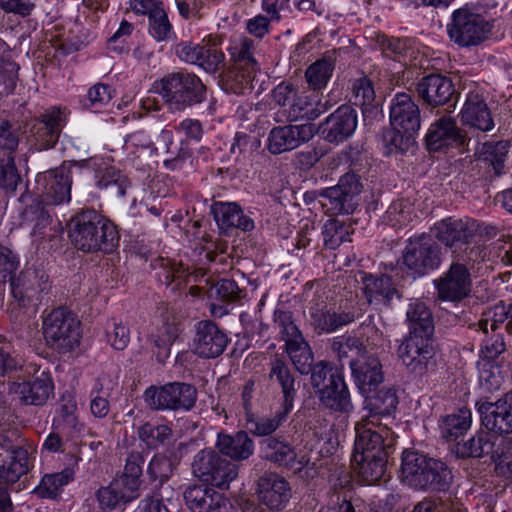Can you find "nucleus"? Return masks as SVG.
Returning <instances> with one entry per match:
<instances>
[{
	"instance_id": "1",
	"label": "nucleus",
	"mask_w": 512,
	"mask_h": 512,
	"mask_svg": "<svg viewBox=\"0 0 512 512\" xmlns=\"http://www.w3.org/2000/svg\"><path fill=\"white\" fill-rule=\"evenodd\" d=\"M69 237L83 252L110 253L119 242L115 225L94 209L83 210L71 219Z\"/></svg>"
},
{
	"instance_id": "2",
	"label": "nucleus",
	"mask_w": 512,
	"mask_h": 512,
	"mask_svg": "<svg viewBox=\"0 0 512 512\" xmlns=\"http://www.w3.org/2000/svg\"><path fill=\"white\" fill-rule=\"evenodd\" d=\"M452 472L441 460L417 451L402 454L401 480L418 490L445 491L452 483Z\"/></svg>"
},
{
	"instance_id": "3",
	"label": "nucleus",
	"mask_w": 512,
	"mask_h": 512,
	"mask_svg": "<svg viewBox=\"0 0 512 512\" xmlns=\"http://www.w3.org/2000/svg\"><path fill=\"white\" fill-rule=\"evenodd\" d=\"M155 88L172 111H183L206 99V87L201 79L184 70L165 75Z\"/></svg>"
},
{
	"instance_id": "4",
	"label": "nucleus",
	"mask_w": 512,
	"mask_h": 512,
	"mask_svg": "<svg viewBox=\"0 0 512 512\" xmlns=\"http://www.w3.org/2000/svg\"><path fill=\"white\" fill-rule=\"evenodd\" d=\"M33 448L16 431L0 434V484L13 486L33 467Z\"/></svg>"
},
{
	"instance_id": "5",
	"label": "nucleus",
	"mask_w": 512,
	"mask_h": 512,
	"mask_svg": "<svg viewBox=\"0 0 512 512\" xmlns=\"http://www.w3.org/2000/svg\"><path fill=\"white\" fill-rule=\"evenodd\" d=\"M42 333L46 344L60 354L80 345V321L65 307H58L43 316Z\"/></svg>"
},
{
	"instance_id": "6",
	"label": "nucleus",
	"mask_w": 512,
	"mask_h": 512,
	"mask_svg": "<svg viewBox=\"0 0 512 512\" xmlns=\"http://www.w3.org/2000/svg\"><path fill=\"white\" fill-rule=\"evenodd\" d=\"M311 385L317 389L319 400L326 408L338 412H348L352 408L341 369L326 362L317 363L312 371Z\"/></svg>"
},
{
	"instance_id": "7",
	"label": "nucleus",
	"mask_w": 512,
	"mask_h": 512,
	"mask_svg": "<svg viewBox=\"0 0 512 512\" xmlns=\"http://www.w3.org/2000/svg\"><path fill=\"white\" fill-rule=\"evenodd\" d=\"M192 472L201 482L220 489L228 488L238 477L239 467L219 451L202 449L193 458Z\"/></svg>"
},
{
	"instance_id": "8",
	"label": "nucleus",
	"mask_w": 512,
	"mask_h": 512,
	"mask_svg": "<svg viewBox=\"0 0 512 512\" xmlns=\"http://www.w3.org/2000/svg\"><path fill=\"white\" fill-rule=\"evenodd\" d=\"M152 410H191L197 401L196 388L184 382H171L162 386H150L143 395Z\"/></svg>"
},
{
	"instance_id": "9",
	"label": "nucleus",
	"mask_w": 512,
	"mask_h": 512,
	"mask_svg": "<svg viewBox=\"0 0 512 512\" xmlns=\"http://www.w3.org/2000/svg\"><path fill=\"white\" fill-rule=\"evenodd\" d=\"M492 26L480 14L460 8L453 12L447 31L450 39L461 47L476 46L486 40Z\"/></svg>"
},
{
	"instance_id": "10",
	"label": "nucleus",
	"mask_w": 512,
	"mask_h": 512,
	"mask_svg": "<svg viewBox=\"0 0 512 512\" xmlns=\"http://www.w3.org/2000/svg\"><path fill=\"white\" fill-rule=\"evenodd\" d=\"M355 433L353 454L388 455L386 450L393 447L396 440L387 423L363 417L355 424Z\"/></svg>"
},
{
	"instance_id": "11",
	"label": "nucleus",
	"mask_w": 512,
	"mask_h": 512,
	"mask_svg": "<svg viewBox=\"0 0 512 512\" xmlns=\"http://www.w3.org/2000/svg\"><path fill=\"white\" fill-rule=\"evenodd\" d=\"M361 189L358 175L346 173L339 179L337 185L320 192V203L330 215L351 214L358 205L357 196Z\"/></svg>"
},
{
	"instance_id": "12",
	"label": "nucleus",
	"mask_w": 512,
	"mask_h": 512,
	"mask_svg": "<svg viewBox=\"0 0 512 512\" xmlns=\"http://www.w3.org/2000/svg\"><path fill=\"white\" fill-rule=\"evenodd\" d=\"M403 264L415 276H423L439 268L442 249L431 235L410 239L403 252Z\"/></svg>"
},
{
	"instance_id": "13",
	"label": "nucleus",
	"mask_w": 512,
	"mask_h": 512,
	"mask_svg": "<svg viewBox=\"0 0 512 512\" xmlns=\"http://www.w3.org/2000/svg\"><path fill=\"white\" fill-rule=\"evenodd\" d=\"M431 234L447 248H461L475 242L476 237L482 234V226L474 219L448 217L436 222Z\"/></svg>"
},
{
	"instance_id": "14",
	"label": "nucleus",
	"mask_w": 512,
	"mask_h": 512,
	"mask_svg": "<svg viewBox=\"0 0 512 512\" xmlns=\"http://www.w3.org/2000/svg\"><path fill=\"white\" fill-rule=\"evenodd\" d=\"M68 110L53 106L35 119L30 128V141L38 151L53 148L66 125Z\"/></svg>"
},
{
	"instance_id": "15",
	"label": "nucleus",
	"mask_w": 512,
	"mask_h": 512,
	"mask_svg": "<svg viewBox=\"0 0 512 512\" xmlns=\"http://www.w3.org/2000/svg\"><path fill=\"white\" fill-rule=\"evenodd\" d=\"M434 286L439 300L459 303L472 291L470 270L463 263L452 262L449 268L434 280Z\"/></svg>"
},
{
	"instance_id": "16",
	"label": "nucleus",
	"mask_w": 512,
	"mask_h": 512,
	"mask_svg": "<svg viewBox=\"0 0 512 512\" xmlns=\"http://www.w3.org/2000/svg\"><path fill=\"white\" fill-rule=\"evenodd\" d=\"M35 184L42 203L46 205H61L71 199L72 175L66 167L39 173Z\"/></svg>"
},
{
	"instance_id": "17",
	"label": "nucleus",
	"mask_w": 512,
	"mask_h": 512,
	"mask_svg": "<svg viewBox=\"0 0 512 512\" xmlns=\"http://www.w3.org/2000/svg\"><path fill=\"white\" fill-rule=\"evenodd\" d=\"M48 276L44 272L28 268L22 271L18 277L10 280L11 294L14 303L20 308L37 306L41 300V294L47 289Z\"/></svg>"
},
{
	"instance_id": "18",
	"label": "nucleus",
	"mask_w": 512,
	"mask_h": 512,
	"mask_svg": "<svg viewBox=\"0 0 512 512\" xmlns=\"http://www.w3.org/2000/svg\"><path fill=\"white\" fill-rule=\"evenodd\" d=\"M476 408L486 429L498 434L512 433V393L494 402L481 398Z\"/></svg>"
},
{
	"instance_id": "19",
	"label": "nucleus",
	"mask_w": 512,
	"mask_h": 512,
	"mask_svg": "<svg viewBox=\"0 0 512 512\" xmlns=\"http://www.w3.org/2000/svg\"><path fill=\"white\" fill-rule=\"evenodd\" d=\"M425 140L430 151L461 148L469 142L465 132L457 126L456 121L449 115H442L430 125Z\"/></svg>"
},
{
	"instance_id": "20",
	"label": "nucleus",
	"mask_w": 512,
	"mask_h": 512,
	"mask_svg": "<svg viewBox=\"0 0 512 512\" xmlns=\"http://www.w3.org/2000/svg\"><path fill=\"white\" fill-rule=\"evenodd\" d=\"M436 354L433 337L408 335L398 348L402 363L414 373H423Z\"/></svg>"
},
{
	"instance_id": "21",
	"label": "nucleus",
	"mask_w": 512,
	"mask_h": 512,
	"mask_svg": "<svg viewBox=\"0 0 512 512\" xmlns=\"http://www.w3.org/2000/svg\"><path fill=\"white\" fill-rule=\"evenodd\" d=\"M314 135L315 127L310 123L277 126L269 132L267 149L271 154L278 155L296 149L310 141Z\"/></svg>"
},
{
	"instance_id": "22",
	"label": "nucleus",
	"mask_w": 512,
	"mask_h": 512,
	"mask_svg": "<svg viewBox=\"0 0 512 512\" xmlns=\"http://www.w3.org/2000/svg\"><path fill=\"white\" fill-rule=\"evenodd\" d=\"M358 125L357 111L348 105L338 107L321 125V134L329 143H342L350 138Z\"/></svg>"
},
{
	"instance_id": "23",
	"label": "nucleus",
	"mask_w": 512,
	"mask_h": 512,
	"mask_svg": "<svg viewBox=\"0 0 512 512\" xmlns=\"http://www.w3.org/2000/svg\"><path fill=\"white\" fill-rule=\"evenodd\" d=\"M194 352L202 358L220 356L227 344V335L211 320H202L195 325Z\"/></svg>"
},
{
	"instance_id": "24",
	"label": "nucleus",
	"mask_w": 512,
	"mask_h": 512,
	"mask_svg": "<svg viewBox=\"0 0 512 512\" xmlns=\"http://www.w3.org/2000/svg\"><path fill=\"white\" fill-rule=\"evenodd\" d=\"M390 123L405 133H416L420 129V109L410 94L394 96L390 104Z\"/></svg>"
},
{
	"instance_id": "25",
	"label": "nucleus",
	"mask_w": 512,
	"mask_h": 512,
	"mask_svg": "<svg viewBox=\"0 0 512 512\" xmlns=\"http://www.w3.org/2000/svg\"><path fill=\"white\" fill-rule=\"evenodd\" d=\"M13 389L21 403L42 406L53 395L54 383L48 372L41 371L27 381L14 383Z\"/></svg>"
},
{
	"instance_id": "26",
	"label": "nucleus",
	"mask_w": 512,
	"mask_h": 512,
	"mask_svg": "<svg viewBox=\"0 0 512 512\" xmlns=\"http://www.w3.org/2000/svg\"><path fill=\"white\" fill-rule=\"evenodd\" d=\"M258 495L262 504L271 510H282L291 497L289 483L275 473H266L258 481Z\"/></svg>"
},
{
	"instance_id": "27",
	"label": "nucleus",
	"mask_w": 512,
	"mask_h": 512,
	"mask_svg": "<svg viewBox=\"0 0 512 512\" xmlns=\"http://www.w3.org/2000/svg\"><path fill=\"white\" fill-rule=\"evenodd\" d=\"M184 501L191 512H225L228 500L213 488L192 485L184 491Z\"/></svg>"
},
{
	"instance_id": "28",
	"label": "nucleus",
	"mask_w": 512,
	"mask_h": 512,
	"mask_svg": "<svg viewBox=\"0 0 512 512\" xmlns=\"http://www.w3.org/2000/svg\"><path fill=\"white\" fill-rule=\"evenodd\" d=\"M416 91L419 97L432 107L445 105L455 93L451 79L441 74H430L423 77L417 83Z\"/></svg>"
},
{
	"instance_id": "29",
	"label": "nucleus",
	"mask_w": 512,
	"mask_h": 512,
	"mask_svg": "<svg viewBox=\"0 0 512 512\" xmlns=\"http://www.w3.org/2000/svg\"><path fill=\"white\" fill-rule=\"evenodd\" d=\"M352 375L362 393H369L383 381L380 360L367 352L349 362Z\"/></svg>"
},
{
	"instance_id": "30",
	"label": "nucleus",
	"mask_w": 512,
	"mask_h": 512,
	"mask_svg": "<svg viewBox=\"0 0 512 512\" xmlns=\"http://www.w3.org/2000/svg\"><path fill=\"white\" fill-rule=\"evenodd\" d=\"M461 120L464 124L482 132H489L495 126L491 111L483 95L477 91H471L467 94L461 110Z\"/></svg>"
},
{
	"instance_id": "31",
	"label": "nucleus",
	"mask_w": 512,
	"mask_h": 512,
	"mask_svg": "<svg viewBox=\"0 0 512 512\" xmlns=\"http://www.w3.org/2000/svg\"><path fill=\"white\" fill-rule=\"evenodd\" d=\"M332 106L333 103L317 91L302 92L297 94L291 104L289 118L291 121L300 119L312 121L327 112Z\"/></svg>"
},
{
	"instance_id": "32",
	"label": "nucleus",
	"mask_w": 512,
	"mask_h": 512,
	"mask_svg": "<svg viewBox=\"0 0 512 512\" xmlns=\"http://www.w3.org/2000/svg\"><path fill=\"white\" fill-rule=\"evenodd\" d=\"M214 219L221 230L237 228L244 232L254 229V221L243 213L235 202H215L211 206Z\"/></svg>"
},
{
	"instance_id": "33",
	"label": "nucleus",
	"mask_w": 512,
	"mask_h": 512,
	"mask_svg": "<svg viewBox=\"0 0 512 512\" xmlns=\"http://www.w3.org/2000/svg\"><path fill=\"white\" fill-rule=\"evenodd\" d=\"M359 317L354 309L333 311L326 306H315L310 309V320L316 330L331 333L354 322Z\"/></svg>"
},
{
	"instance_id": "34",
	"label": "nucleus",
	"mask_w": 512,
	"mask_h": 512,
	"mask_svg": "<svg viewBox=\"0 0 512 512\" xmlns=\"http://www.w3.org/2000/svg\"><path fill=\"white\" fill-rule=\"evenodd\" d=\"M362 282L363 291L369 304L388 307L394 297H400L392 278L388 275L364 274Z\"/></svg>"
},
{
	"instance_id": "35",
	"label": "nucleus",
	"mask_w": 512,
	"mask_h": 512,
	"mask_svg": "<svg viewBox=\"0 0 512 512\" xmlns=\"http://www.w3.org/2000/svg\"><path fill=\"white\" fill-rule=\"evenodd\" d=\"M269 379L281 389L283 396L281 406L286 407V411H292L298 384L295 374L291 371L288 364L281 359H274L270 363Z\"/></svg>"
},
{
	"instance_id": "36",
	"label": "nucleus",
	"mask_w": 512,
	"mask_h": 512,
	"mask_svg": "<svg viewBox=\"0 0 512 512\" xmlns=\"http://www.w3.org/2000/svg\"><path fill=\"white\" fill-rule=\"evenodd\" d=\"M216 448L222 456L233 461H243L253 455L254 442L245 431H238L235 434L219 433Z\"/></svg>"
},
{
	"instance_id": "37",
	"label": "nucleus",
	"mask_w": 512,
	"mask_h": 512,
	"mask_svg": "<svg viewBox=\"0 0 512 512\" xmlns=\"http://www.w3.org/2000/svg\"><path fill=\"white\" fill-rule=\"evenodd\" d=\"M397 404L398 399L395 390L392 388L382 389L374 396L366 398L362 417L375 422H383L384 419L390 420Z\"/></svg>"
},
{
	"instance_id": "38",
	"label": "nucleus",
	"mask_w": 512,
	"mask_h": 512,
	"mask_svg": "<svg viewBox=\"0 0 512 512\" xmlns=\"http://www.w3.org/2000/svg\"><path fill=\"white\" fill-rule=\"evenodd\" d=\"M388 455L352 454V466L360 479L368 484H374L385 474Z\"/></svg>"
},
{
	"instance_id": "39",
	"label": "nucleus",
	"mask_w": 512,
	"mask_h": 512,
	"mask_svg": "<svg viewBox=\"0 0 512 512\" xmlns=\"http://www.w3.org/2000/svg\"><path fill=\"white\" fill-rule=\"evenodd\" d=\"M510 142L507 140L486 141L475 152L477 159L491 167L496 176L506 173L505 162L508 158Z\"/></svg>"
},
{
	"instance_id": "40",
	"label": "nucleus",
	"mask_w": 512,
	"mask_h": 512,
	"mask_svg": "<svg viewBox=\"0 0 512 512\" xmlns=\"http://www.w3.org/2000/svg\"><path fill=\"white\" fill-rule=\"evenodd\" d=\"M406 320L409 328L408 335L433 337L432 313L424 302L420 300L411 302L406 311Z\"/></svg>"
},
{
	"instance_id": "41",
	"label": "nucleus",
	"mask_w": 512,
	"mask_h": 512,
	"mask_svg": "<svg viewBox=\"0 0 512 512\" xmlns=\"http://www.w3.org/2000/svg\"><path fill=\"white\" fill-rule=\"evenodd\" d=\"M138 496L139 493L127 487L123 480L116 478L108 486L102 487L96 492L99 506L103 510H113L121 504L133 501Z\"/></svg>"
},
{
	"instance_id": "42",
	"label": "nucleus",
	"mask_w": 512,
	"mask_h": 512,
	"mask_svg": "<svg viewBox=\"0 0 512 512\" xmlns=\"http://www.w3.org/2000/svg\"><path fill=\"white\" fill-rule=\"evenodd\" d=\"M505 324V329L512 334V301H499L483 313V318L478 322L480 330L484 333L496 331Z\"/></svg>"
},
{
	"instance_id": "43",
	"label": "nucleus",
	"mask_w": 512,
	"mask_h": 512,
	"mask_svg": "<svg viewBox=\"0 0 512 512\" xmlns=\"http://www.w3.org/2000/svg\"><path fill=\"white\" fill-rule=\"evenodd\" d=\"M24 217L35 222L31 232L35 240L41 241L46 238L51 240L56 234L61 232L59 223L55 227H51L52 218L49 212L40 204L27 207L24 211Z\"/></svg>"
},
{
	"instance_id": "44",
	"label": "nucleus",
	"mask_w": 512,
	"mask_h": 512,
	"mask_svg": "<svg viewBox=\"0 0 512 512\" xmlns=\"http://www.w3.org/2000/svg\"><path fill=\"white\" fill-rule=\"evenodd\" d=\"M472 424V412L466 407L442 417L439 428L441 436L452 441L468 431Z\"/></svg>"
},
{
	"instance_id": "45",
	"label": "nucleus",
	"mask_w": 512,
	"mask_h": 512,
	"mask_svg": "<svg viewBox=\"0 0 512 512\" xmlns=\"http://www.w3.org/2000/svg\"><path fill=\"white\" fill-rule=\"evenodd\" d=\"M96 186L108 191L112 197H123L130 182L126 175L113 166L100 168L95 173Z\"/></svg>"
},
{
	"instance_id": "46",
	"label": "nucleus",
	"mask_w": 512,
	"mask_h": 512,
	"mask_svg": "<svg viewBox=\"0 0 512 512\" xmlns=\"http://www.w3.org/2000/svg\"><path fill=\"white\" fill-rule=\"evenodd\" d=\"M154 268L161 269L158 276L166 286H171L172 291L180 290L181 286L189 282V278L192 276L188 272V268L170 259L159 258L155 260Z\"/></svg>"
},
{
	"instance_id": "47",
	"label": "nucleus",
	"mask_w": 512,
	"mask_h": 512,
	"mask_svg": "<svg viewBox=\"0 0 512 512\" xmlns=\"http://www.w3.org/2000/svg\"><path fill=\"white\" fill-rule=\"evenodd\" d=\"M116 383L109 377L98 378L91 391L90 409L97 418H104L110 410L109 398L114 390Z\"/></svg>"
},
{
	"instance_id": "48",
	"label": "nucleus",
	"mask_w": 512,
	"mask_h": 512,
	"mask_svg": "<svg viewBox=\"0 0 512 512\" xmlns=\"http://www.w3.org/2000/svg\"><path fill=\"white\" fill-rule=\"evenodd\" d=\"M260 68L237 67L223 75L222 81L226 90L235 94H245L253 89V82Z\"/></svg>"
},
{
	"instance_id": "49",
	"label": "nucleus",
	"mask_w": 512,
	"mask_h": 512,
	"mask_svg": "<svg viewBox=\"0 0 512 512\" xmlns=\"http://www.w3.org/2000/svg\"><path fill=\"white\" fill-rule=\"evenodd\" d=\"M261 449L267 460L279 465L292 467L296 461V452L286 442L275 437H269L262 441Z\"/></svg>"
},
{
	"instance_id": "50",
	"label": "nucleus",
	"mask_w": 512,
	"mask_h": 512,
	"mask_svg": "<svg viewBox=\"0 0 512 512\" xmlns=\"http://www.w3.org/2000/svg\"><path fill=\"white\" fill-rule=\"evenodd\" d=\"M229 52L235 66L259 68L255 58L256 43L254 40L245 36L236 37L230 43Z\"/></svg>"
},
{
	"instance_id": "51",
	"label": "nucleus",
	"mask_w": 512,
	"mask_h": 512,
	"mask_svg": "<svg viewBox=\"0 0 512 512\" xmlns=\"http://www.w3.org/2000/svg\"><path fill=\"white\" fill-rule=\"evenodd\" d=\"M77 405L72 399L63 400L60 404L58 414L53 420V429L72 436L80 432L82 424L78 420Z\"/></svg>"
},
{
	"instance_id": "52",
	"label": "nucleus",
	"mask_w": 512,
	"mask_h": 512,
	"mask_svg": "<svg viewBox=\"0 0 512 512\" xmlns=\"http://www.w3.org/2000/svg\"><path fill=\"white\" fill-rule=\"evenodd\" d=\"M494 442L487 432H478L468 441L457 443L455 452L459 457L480 458L493 452Z\"/></svg>"
},
{
	"instance_id": "53",
	"label": "nucleus",
	"mask_w": 512,
	"mask_h": 512,
	"mask_svg": "<svg viewBox=\"0 0 512 512\" xmlns=\"http://www.w3.org/2000/svg\"><path fill=\"white\" fill-rule=\"evenodd\" d=\"M290 412L281 406L280 410L271 416L254 418L251 413L247 416V429L256 436H268L280 427Z\"/></svg>"
},
{
	"instance_id": "54",
	"label": "nucleus",
	"mask_w": 512,
	"mask_h": 512,
	"mask_svg": "<svg viewBox=\"0 0 512 512\" xmlns=\"http://www.w3.org/2000/svg\"><path fill=\"white\" fill-rule=\"evenodd\" d=\"M205 41H207V45L204 46V53L198 66L207 73L214 74L221 71L225 66V55L216 48L221 43V40L218 36H209L203 40V42Z\"/></svg>"
},
{
	"instance_id": "55",
	"label": "nucleus",
	"mask_w": 512,
	"mask_h": 512,
	"mask_svg": "<svg viewBox=\"0 0 512 512\" xmlns=\"http://www.w3.org/2000/svg\"><path fill=\"white\" fill-rule=\"evenodd\" d=\"M286 351L295 369L299 373H312L314 369L313 354L308 343L304 340V338L300 340H294L291 344L286 345Z\"/></svg>"
},
{
	"instance_id": "56",
	"label": "nucleus",
	"mask_w": 512,
	"mask_h": 512,
	"mask_svg": "<svg viewBox=\"0 0 512 512\" xmlns=\"http://www.w3.org/2000/svg\"><path fill=\"white\" fill-rule=\"evenodd\" d=\"M333 70L334 65L330 59L317 60L307 68L305 72L306 81L314 91L321 90L326 87Z\"/></svg>"
},
{
	"instance_id": "57",
	"label": "nucleus",
	"mask_w": 512,
	"mask_h": 512,
	"mask_svg": "<svg viewBox=\"0 0 512 512\" xmlns=\"http://www.w3.org/2000/svg\"><path fill=\"white\" fill-rule=\"evenodd\" d=\"M352 227L338 219L328 220L323 227L324 243L331 249H336L344 242H350Z\"/></svg>"
},
{
	"instance_id": "58",
	"label": "nucleus",
	"mask_w": 512,
	"mask_h": 512,
	"mask_svg": "<svg viewBox=\"0 0 512 512\" xmlns=\"http://www.w3.org/2000/svg\"><path fill=\"white\" fill-rule=\"evenodd\" d=\"M273 322L275 328L278 329L281 338L285 341V346L291 344L294 340L304 338L298 326L294 322L292 312L276 309L274 312Z\"/></svg>"
},
{
	"instance_id": "59",
	"label": "nucleus",
	"mask_w": 512,
	"mask_h": 512,
	"mask_svg": "<svg viewBox=\"0 0 512 512\" xmlns=\"http://www.w3.org/2000/svg\"><path fill=\"white\" fill-rule=\"evenodd\" d=\"M148 33L158 42L170 41L174 36L173 26L164 7L148 19Z\"/></svg>"
},
{
	"instance_id": "60",
	"label": "nucleus",
	"mask_w": 512,
	"mask_h": 512,
	"mask_svg": "<svg viewBox=\"0 0 512 512\" xmlns=\"http://www.w3.org/2000/svg\"><path fill=\"white\" fill-rule=\"evenodd\" d=\"M415 133H405L402 129L392 127L383 135L385 154L392 155L404 153L413 145V135Z\"/></svg>"
},
{
	"instance_id": "61",
	"label": "nucleus",
	"mask_w": 512,
	"mask_h": 512,
	"mask_svg": "<svg viewBox=\"0 0 512 512\" xmlns=\"http://www.w3.org/2000/svg\"><path fill=\"white\" fill-rule=\"evenodd\" d=\"M73 479V472L71 470H64L60 473L45 475L36 492L44 498L56 497L61 488L67 485Z\"/></svg>"
},
{
	"instance_id": "62",
	"label": "nucleus",
	"mask_w": 512,
	"mask_h": 512,
	"mask_svg": "<svg viewBox=\"0 0 512 512\" xmlns=\"http://www.w3.org/2000/svg\"><path fill=\"white\" fill-rule=\"evenodd\" d=\"M332 350L337 355L341 366H343L345 359H349L350 362L367 351L364 342L357 337L336 339L332 344Z\"/></svg>"
},
{
	"instance_id": "63",
	"label": "nucleus",
	"mask_w": 512,
	"mask_h": 512,
	"mask_svg": "<svg viewBox=\"0 0 512 512\" xmlns=\"http://www.w3.org/2000/svg\"><path fill=\"white\" fill-rule=\"evenodd\" d=\"M21 182L22 178L16 166L14 156L1 158L0 189L7 194H13Z\"/></svg>"
},
{
	"instance_id": "64",
	"label": "nucleus",
	"mask_w": 512,
	"mask_h": 512,
	"mask_svg": "<svg viewBox=\"0 0 512 512\" xmlns=\"http://www.w3.org/2000/svg\"><path fill=\"white\" fill-rule=\"evenodd\" d=\"M138 437L149 447H158L172 436V429L167 425H153L146 422L138 427Z\"/></svg>"
}]
</instances>
